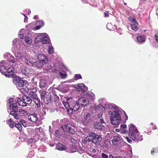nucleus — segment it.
Segmentation results:
<instances>
[{"label": "nucleus", "instance_id": "51", "mask_svg": "<svg viewBox=\"0 0 158 158\" xmlns=\"http://www.w3.org/2000/svg\"><path fill=\"white\" fill-rule=\"evenodd\" d=\"M80 101H81V102L82 103H84L86 102V99L83 98H81L80 99Z\"/></svg>", "mask_w": 158, "mask_h": 158}, {"label": "nucleus", "instance_id": "61", "mask_svg": "<svg viewBox=\"0 0 158 158\" xmlns=\"http://www.w3.org/2000/svg\"><path fill=\"white\" fill-rule=\"evenodd\" d=\"M99 121H100V122L101 123V124H102V123H104V120H103V119H102V118L100 119Z\"/></svg>", "mask_w": 158, "mask_h": 158}, {"label": "nucleus", "instance_id": "41", "mask_svg": "<svg viewBox=\"0 0 158 158\" xmlns=\"http://www.w3.org/2000/svg\"><path fill=\"white\" fill-rule=\"evenodd\" d=\"M137 25L136 23L132 24H131V28L132 30H135V29L138 30L139 28L137 26Z\"/></svg>", "mask_w": 158, "mask_h": 158}, {"label": "nucleus", "instance_id": "56", "mask_svg": "<svg viewBox=\"0 0 158 158\" xmlns=\"http://www.w3.org/2000/svg\"><path fill=\"white\" fill-rule=\"evenodd\" d=\"M104 17H107L109 16V15L106 12H104Z\"/></svg>", "mask_w": 158, "mask_h": 158}, {"label": "nucleus", "instance_id": "47", "mask_svg": "<svg viewBox=\"0 0 158 158\" xmlns=\"http://www.w3.org/2000/svg\"><path fill=\"white\" fill-rule=\"evenodd\" d=\"M151 125L152 126V127L153 129L154 130L156 129L157 127L154 123H151Z\"/></svg>", "mask_w": 158, "mask_h": 158}, {"label": "nucleus", "instance_id": "17", "mask_svg": "<svg viewBox=\"0 0 158 158\" xmlns=\"http://www.w3.org/2000/svg\"><path fill=\"white\" fill-rule=\"evenodd\" d=\"M56 148L60 151H63L66 149V147L64 146L60 143H58L56 147Z\"/></svg>", "mask_w": 158, "mask_h": 158}, {"label": "nucleus", "instance_id": "48", "mask_svg": "<svg viewBox=\"0 0 158 158\" xmlns=\"http://www.w3.org/2000/svg\"><path fill=\"white\" fill-rule=\"evenodd\" d=\"M60 75L62 78H65L67 76L66 74H64L62 73H60Z\"/></svg>", "mask_w": 158, "mask_h": 158}, {"label": "nucleus", "instance_id": "18", "mask_svg": "<svg viewBox=\"0 0 158 158\" xmlns=\"http://www.w3.org/2000/svg\"><path fill=\"white\" fill-rule=\"evenodd\" d=\"M1 63H0V71L2 73H3L6 76L7 75V73H6V70L7 68H6L5 66L1 65Z\"/></svg>", "mask_w": 158, "mask_h": 158}, {"label": "nucleus", "instance_id": "62", "mask_svg": "<svg viewBox=\"0 0 158 158\" xmlns=\"http://www.w3.org/2000/svg\"><path fill=\"white\" fill-rule=\"evenodd\" d=\"M155 37L156 38V40L157 41V42H158V35H155Z\"/></svg>", "mask_w": 158, "mask_h": 158}, {"label": "nucleus", "instance_id": "36", "mask_svg": "<svg viewBox=\"0 0 158 158\" xmlns=\"http://www.w3.org/2000/svg\"><path fill=\"white\" fill-rule=\"evenodd\" d=\"M18 84V85L19 87H23L24 86V81L21 79L20 81H19Z\"/></svg>", "mask_w": 158, "mask_h": 158}, {"label": "nucleus", "instance_id": "35", "mask_svg": "<svg viewBox=\"0 0 158 158\" xmlns=\"http://www.w3.org/2000/svg\"><path fill=\"white\" fill-rule=\"evenodd\" d=\"M128 19L130 21L133 22L134 23H136L137 25H138L139 23L136 21L135 19L133 18L130 16L128 18Z\"/></svg>", "mask_w": 158, "mask_h": 158}, {"label": "nucleus", "instance_id": "11", "mask_svg": "<svg viewBox=\"0 0 158 158\" xmlns=\"http://www.w3.org/2000/svg\"><path fill=\"white\" fill-rule=\"evenodd\" d=\"M120 139L121 136L118 135L117 136H114L113 137L112 140V143L114 145H118L119 143Z\"/></svg>", "mask_w": 158, "mask_h": 158}, {"label": "nucleus", "instance_id": "9", "mask_svg": "<svg viewBox=\"0 0 158 158\" xmlns=\"http://www.w3.org/2000/svg\"><path fill=\"white\" fill-rule=\"evenodd\" d=\"M52 95L49 93H48L47 95L44 97L43 99L44 102L46 104H48L51 102L52 100Z\"/></svg>", "mask_w": 158, "mask_h": 158}, {"label": "nucleus", "instance_id": "15", "mask_svg": "<svg viewBox=\"0 0 158 158\" xmlns=\"http://www.w3.org/2000/svg\"><path fill=\"white\" fill-rule=\"evenodd\" d=\"M35 22H33L26 26L27 30H35Z\"/></svg>", "mask_w": 158, "mask_h": 158}, {"label": "nucleus", "instance_id": "54", "mask_svg": "<svg viewBox=\"0 0 158 158\" xmlns=\"http://www.w3.org/2000/svg\"><path fill=\"white\" fill-rule=\"evenodd\" d=\"M64 128L67 131L68 130V127H69V125L68 124H65L64 125Z\"/></svg>", "mask_w": 158, "mask_h": 158}, {"label": "nucleus", "instance_id": "64", "mask_svg": "<svg viewBox=\"0 0 158 158\" xmlns=\"http://www.w3.org/2000/svg\"><path fill=\"white\" fill-rule=\"evenodd\" d=\"M90 114L89 113H88L86 115V117H85V119L86 118L88 117L89 116Z\"/></svg>", "mask_w": 158, "mask_h": 158}, {"label": "nucleus", "instance_id": "20", "mask_svg": "<svg viewBox=\"0 0 158 158\" xmlns=\"http://www.w3.org/2000/svg\"><path fill=\"white\" fill-rule=\"evenodd\" d=\"M34 102L36 105L37 107L39 108L40 106V99L37 97L33 99Z\"/></svg>", "mask_w": 158, "mask_h": 158}, {"label": "nucleus", "instance_id": "52", "mask_svg": "<svg viewBox=\"0 0 158 158\" xmlns=\"http://www.w3.org/2000/svg\"><path fill=\"white\" fill-rule=\"evenodd\" d=\"M126 139H127V142L130 143L132 142V140L128 137H126Z\"/></svg>", "mask_w": 158, "mask_h": 158}, {"label": "nucleus", "instance_id": "45", "mask_svg": "<svg viewBox=\"0 0 158 158\" xmlns=\"http://www.w3.org/2000/svg\"><path fill=\"white\" fill-rule=\"evenodd\" d=\"M19 123H21V124H22L23 126L24 127H26V122L24 120H21L19 121Z\"/></svg>", "mask_w": 158, "mask_h": 158}, {"label": "nucleus", "instance_id": "31", "mask_svg": "<svg viewBox=\"0 0 158 158\" xmlns=\"http://www.w3.org/2000/svg\"><path fill=\"white\" fill-rule=\"evenodd\" d=\"M35 61H34L32 60H31L29 59L28 60H27L26 63H27L28 65L30 66H34L35 64Z\"/></svg>", "mask_w": 158, "mask_h": 158}, {"label": "nucleus", "instance_id": "57", "mask_svg": "<svg viewBox=\"0 0 158 158\" xmlns=\"http://www.w3.org/2000/svg\"><path fill=\"white\" fill-rule=\"evenodd\" d=\"M53 52H54V51H53V50L51 48H50L49 50L48 51V53H53Z\"/></svg>", "mask_w": 158, "mask_h": 158}, {"label": "nucleus", "instance_id": "32", "mask_svg": "<svg viewBox=\"0 0 158 158\" xmlns=\"http://www.w3.org/2000/svg\"><path fill=\"white\" fill-rule=\"evenodd\" d=\"M16 113L14 112H11L10 114L13 116L16 119H18L19 118V116Z\"/></svg>", "mask_w": 158, "mask_h": 158}, {"label": "nucleus", "instance_id": "19", "mask_svg": "<svg viewBox=\"0 0 158 158\" xmlns=\"http://www.w3.org/2000/svg\"><path fill=\"white\" fill-rule=\"evenodd\" d=\"M62 102L64 106L67 109V111L69 112V110H70L71 107L70 105L71 104V102H70V103H69L68 101H63Z\"/></svg>", "mask_w": 158, "mask_h": 158}, {"label": "nucleus", "instance_id": "4", "mask_svg": "<svg viewBox=\"0 0 158 158\" xmlns=\"http://www.w3.org/2000/svg\"><path fill=\"white\" fill-rule=\"evenodd\" d=\"M33 71V69L29 66H25L22 69V73L26 76L29 74H31Z\"/></svg>", "mask_w": 158, "mask_h": 158}, {"label": "nucleus", "instance_id": "58", "mask_svg": "<svg viewBox=\"0 0 158 158\" xmlns=\"http://www.w3.org/2000/svg\"><path fill=\"white\" fill-rule=\"evenodd\" d=\"M15 58H14V59H13L12 60H9V61L11 62H12L13 63H15Z\"/></svg>", "mask_w": 158, "mask_h": 158}, {"label": "nucleus", "instance_id": "29", "mask_svg": "<svg viewBox=\"0 0 158 158\" xmlns=\"http://www.w3.org/2000/svg\"><path fill=\"white\" fill-rule=\"evenodd\" d=\"M89 137H91L92 138L91 139H93L94 141V139H96L97 136H98V135L95 134L94 133H93L92 132H90L89 133Z\"/></svg>", "mask_w": 158, "mask_h": 158}, {"label": "nucleus", "instance_id": "10", "mask_svg": "<svg viewBox=\"0 0 158 158\" xmlns=\"http://www.w3.org/2000/svg\"><path fill=\"white\" fill-rule=\"evenodd\" d=\"M22 99L27 105V104H31L32 102V99L27 95H23L22 98Z\"/></svg>", "mask_w": 158, "mask_h": 158}, {"label": "nucleus", "instance_id": "34", "mask_svg": "<svg viewBox=\"0 0 158 158\" xmlns=\"http://www.w3.org/2000/svg\"><path fill=\"white\" fill-rule=\"evenodd\" d=\"M8 123L11 128H13L14 127L15 125L14 122L12 121L11 119H10L8 120Z\"/></svg>", "mask_w": 158, "mask_h": 158}, {"label": "nucleus", "instance_id": "59", "mask_svg": "<svg viewBox=\"0 0 158 158\" xmlns=\"http://www.w3.org/2000/svg\"><path fill=\"white\" fill-rule=\"evenodd\" d=\"M120 127L122 128H125L127 127V125L126 124L121 125Z\"/></svg>", "mask_w": 158, "mask_h": 158}, {"label": "nucleus", "instance_id": "49", "mask_svg": "<svg viewBox=\"0 0 158 158\" xmlns=\"http://www.w3.org/2000/svg\"><path fill=\"white\" fill-rule=\"evenodd\" d=\"M96 139L98 141H100L102 140V137L100 135H98V136H97Z\"/></svg>", "mask_w": 158, "mask_h": 158}, {"label": "nucleus", "instance_id": "42", "mask_svg": "<svg viewBox=\"0 0 158 158\" xmlns=\"http://www.w3.org/2000/svg\"><path fill=\"white\" fill-rule=\"evenodd\" d=\"M69 133H71L72 134H74L75 133V131L74 129L71 127H68V131Z\"/></svg>", "mask_w": 158, "mask_h": 158}, {"label": "nucleus", "instance_id": "39", "mask_svg": "<svg viewBox=\"0 0 158 158\" xmlns=\"http://www.w3.org/2000/svg\"><path fill=\"white\" fill-rule=\"evenodd\" d=\"M29 95L30 97L31 98H33V99L38 97L37 95H36L35 93L32 91H30Z\"/></svg>", "mask_w": 158, "mask_h": 158}, {"label": "nucleus", "instance_id": "27", "mask_svg": "<svg viewBox=\"0 0 158 158\" xmlns=\"http://www.w3.org/2000/svg\"><path fill=\"white\" fill-rule=\"evenodd\" d=\"M40 92L41 99H43L44 97H45L48 94L46 91L43 90H40Z\"/></svg>", "mask_w": 158, "mask_h": 158}, {"label": "nucleus", "instance_id": "38", "mask_svg": "<svg viewBox=\"0 0 158 158\" xmlns=\"http://www.w3.org/2000/svg\"><path fill=\"white\" fill-rule=\"evenodd\" d=\"M158 153V149L156 148H153L151 151L152 155H153L155 153Z\"/></svg>", "mask_w": 158, "mask_h": 158}, {"label": "nucleus", "instance_id": "37", "mask_svg": "<svg viewBox=\"0 0 158 158\" xmlns=\"http://www.w3.org/2000/svg\"><path fill=\"white\" fill-rule=\"evenodd\" d=\"M25 41L28 44H31L32 41L31 38L28 37H26L24 38Z\"/></svg>", "mask_w": 158, "mask_h": 158}, {"label": "nucleus", "instance_id": "8", "mask_svg": "<svg viewBox=\"0 0 158 158\" xmlns=\"http://www.w3.org/2000/svg\"><path fill=\"white\" fill-rule=\"evenodd\" d=\"M35 30H39L44 25V21L42 20H38L36 22H35Z\"/></svg>", "mask_w": 158, "mask_h": 158}, {"label": "nucleus", "instance_id": "43", "mask_svg": "<svg viewBox=\"0 0 158 158\" xmlns=\"http://www.w3.org/2000/svg\"><path fill=\"white\" fill-rule=\"evenodd\" d=\"M36 141L35 139L33 138L29 139L28 140V142L29 143H35Z\"/></svg>", "mask_w": 158, "mask_h": 158}, {"label": "nucleus", "instance_id": "40", "mask_svg": "<svg viewBox=\"0 0 158 158\" xmlns=\"http://www.w3.org/2000/svg\"><path fill=\"white\" fill-rule=\"evenodd\" d=\"M82 78L81 75L80 74H76L74 76V80H77L79 79Z\"/></svg>", "mask_w": 158, "mask_h": 158}, {"label": "nucleus", "instance_id": "28", "mask_svg": "<svg viewBox=\"0 0 158 158\" xmlns=\"http://www.w3.org/2000/svg\"><path fill=\"white\" fill-rule=\"evenodd\" d=\"M42 38V35H40L39 36H38L34 40V42L35 43H38V42H40L41 43V40Z\"/></svg>", "mask_w": 158, "mask_h": 158}, {"label": "nucleus", "instance_id": "7", "mask_svg": "<svg viewBox=\"0 0 158 158\" xmlns=\"http://www.w3.org/2000/svg\"><path fill=\"white\" fill-rule=\"evenodd\" d=\"M37 58L39 60L43 62L44 64H47L48 62L47 58L44 55L39 54L37 56Z\"/></svg>", "mask_w": 158, "mask_h": 158}, {"label": "nucleus", "instance_id": "46", "mask_svg": "<svg viewBox=\"0 0 158 158\" xmlns=\"http://www.w3.org/2000/svg\"><path fill=\"white\" fill-rule=\"evenodd\" d=\"M70 141L71 142L73 143L74 145L76 144L77 143L75 139L73 138H71L70 139Z\"/></svg>", "mask_w": 158, "mask_h": 158}, {"label": "nucleus", "instance_id": "1", "mask_svg": "<svg viewBox=\"0 0 158 158\" xmlns=\"http://www.w3.org/2000/svg\"><path fill=\"white\" fill-rule=\"evenodd\" d=\"M128 126L129 136L134 142L138 143L143 140V135H140L139 132L135 125L131 124Z\"/></svg>", "mask_w": 158, "mask_h": 158}, {"label": "nucleus", "instance_id": "21", "mask_svg": "<svg viewBox=\"0 0 158 158\" xmlns=\"http://www.w3.org/2000/svg\"><path fill=\"white\" fill-rule=\"evenodd\" d=\"M92 142L94 143H98L97 141H94V140L91 139L89 138V136H87L86 137L84 140L83 143L85 144L87 142Z\"/></svg>", "mask_w": 158, "mask_h": 158}, {"label": "nucleus", "instance_id": "55", "mask_svg": "<svg viewBox=\"0 0 158 158\" xmlns=\"http://www.w3.org/2000/svg\"><path fill=\"white\" fill-rule=\"evenodd\" d=\"M19 37L21 39H23V34H19Z\"/></svg>", "mask_w": 158, "mask_h": 158}, {"label": "nucleus", "instance_id": "25", "mask_svg": "<svg viewBox=\"0 0 158 158\" xmlns=\"http://www.w3.org/2000/svg\"><path fill=\"white\" fill-rule=\"evenodd\" d=\"M19 57V60H20V62H26L27 60L23 56V53H20L19 54V56H18Z\"/></svg>", "mask_w": 158, "mask_h": 158}, {"label": "nucleus", "instance_id": "50", "mask_svg": "<svg viewBox=\"0 0 158 158\" xmlns=\"http://www.w3.org/2000/svg\"><path fill=\"white\" fill-rule=\"evenodd\" d=\"M102 158H108V157L107 155L102 153Z\"/></svg>", "mask_w": 158, "mask_h": 158}, {"label": "nucleus", "instance_id": "24", "mask_svg": "<svg viewBox=\"0 0 158 158\" xmlns=\"http://www.w3.org/2000/svg\"><path fill=\"white\" fill-rule=\"evenodd\" d=\"M14 71V69L12 67H10L8 69L6 70V73L7 74L6 76H11L13 75V72Z\"/></svg>", "mask_w": 158, "mask_h": 158}, {"label": "nucleus", "instance_id": "26", "mask_svg": "<svg viewBox=\"0 0 158 158\" xmlns=\"http://www.w3.org/2000/svg\"><path fill=\"white\" fill-rule=\"evenodd\" d=\"M34 66L37 68H41L43 65L44 63L41 61L38 60L35 61Z\"/></svg>", "mask_w": 158, "mask_h": 158}, {"label": "nucleus", "instance_id": "44", "mask_svg": "<svg viewBox=\"0 0 158 158\" xmlns=\"http://www.w3.org/2000/svg\"><path fill=\"white\" fill-rule=\"evenodd\" d=\"M19 39L18 38H15L13 40L12 42V44L13 45L16 46L17 45V43L18 42Z\"/></svg>", "mask_w": 158, "mask_h": 158}, {"label": "nucleus", "instance_id": "2", "mask_svg": "<svg viewBox=\"0 0 158 158\" xmlns=\"http://www.w3.org/2000/svg\"><path fill=\"white\" fill-rule=\"evenodd\" d=\"M120 112L121 111L118 110L111 112L110 119L111 123L113 125H117L121 121Z\"/></svg>", "mask_w": 158, "mask_h": 158}, {"label": "nucleus", "instance_id": "33", "mask_svg": "<svg viewBox=\"0 0 158 158\" xmlns=\"http://www.w3.org/2000/svg\"><path fill=\"white\" fill-rule=\"evenodd\" d=\"M21 78L18 77H14L13 78V82L15 84H17Z\"/></svg>", "mask_w": 158, "mask_h": 158}, {"label": "nucleus", "instance_id": "16", "mask_svg": "<svg viewBox=\"0 0 158 158\" xmlns=\"http://www.w3.org/2000/svg\"><path fill=\"white\" fill-rule=\"evenodd\" d=\"M19 115L22 117H25L27 116L29 112L25 110L20 109L19 110Z\"/></svg>", "mask_w": 158, "mask_h": 158}, {"label": "nucleus", "instance_id": "14", "mask_svg": "<svg viewBox=\"0 0 158 158\" xmlns=\"http://www.w3.org/2000/svg\"><path fill=\"white\" fill-rule=\"evenodd\" d=\"M50 42V39L47 36L42 35L41 43L43 44H48Z\"/></svg>", "mask_w": 158, "mask_h": 158}, {"label": "nucleus", "instance_id": "3", "mask_svg": "<svg viewBox=\"0 0 158 158\" xmlns=\"http://www.w3.org/2000/svg\"><path fill=\"white\" fill-rule=\"evenodd\" d=\"M70 105V110L71 112L70 113L72 114L73 111H76L78 110L80 107V105L78 102H72L71 104Z\"/></svg>", "mask_w": 158, "mask_h": 158}, {"label": "nucleus", "instance_id": "23", "mask_svg": "<svg viewBox=\"0 0 158 158\" xmlns=\"http://www.w3.org/2000/svg\"><path fill=\"white\" fill-rule=\"evenodd\" d=\"M137 40L139 43H144L145 41V38L141 35H139L137 37Z\"/></svg>", "mask_w": 158, "mask_h": 158}, {"label": "nucleus", "instance_id": "22", "mask_svg": "<svg viewBox=\"0 0 158 158\" xmlns=\"http://www.w3.org/2000/svg\"><path fill=\"white\" fill-rule=\"evenodd\" d=\"M18 103V105L23 106H27V105L24 102L23 100V99L20 98H18L17 99V102Z\"/></svg>", "mask_w": 158, "mask_h": 158}, {"label": "nucleus", "instance_id": "53", "mask_svg": "<svg viewBox=\"0 0 158 158\" xmlns=\"http://www.w3.org/2000/svg\"><path fill=\"white\" fill-rule=\"evenodd\" d=\"M28 18L27 16H25V17H24V22L25 23H27V22L28 21Z\"/></svg>", "mask_w": 158, "mask_h": 158}, {"label": "nucleus", "instance_id": "60", "mask_svg": "<svg viewBox=\"0 0 158 158\" xmlns=\"http://www.w3.org/2000/svg\"><path fill=\"white\" fill-rule=\"evenodd\" d=\"M42 82H40V86H42L43 87H44V86H45L46 85V84H45V83H44V84H43H43H42Z\"/></svg>", "mask_w": 158, "mask_h": 158}, {"label": "nucleus", "instance_id": "5", "mask_svg": "<svg viewBox=\"0 0 158 158\" xmlns=\"http://www.w3.org/2000/svg\"><path fill=\"white\" fill-rule=\"evenodd\" d=\"M76 88L78 89V91L83 92L86 91L88 88L83 83H80L77 85Z\"/></svg>", "mask_w": 158, "mask_h": 158}, {"label": "nucleus", "instance_id": "30", "mask_svg": "<svg viewBox=\"0 0 158 158\" xmlns=\"http://www.w3.org/2000/svg\"><path fill=\"white\" fill-rule=\"evenodd\" d=\"M15 126L16 127L19 131H21L22 129V126L19 122H18L17 123H16L15 125Z\"/></svg>", "mask_w": 158, "mask_h": 158}, {"label": "nucleus", "instance_id": "63", "mask_svg": "<svg viewBox=\"0 0 158 158\" xmlns=\"http://www.w3.org/2000/svg\"><path fill=\"white\" fill-rule=\"evenodd\" d=\"M34 19H38V15H35L34 17Z\"/></svg>", "mask_w": 158, "mask_h": 158}, {"label": "nucleus", "instance_id": "12", "mask_svg": "<svg viewBox=\"0 0 158 158\" xmlns=\"http://www.w3.org/2000/svg\"><path fill=\"white\" fill-rule=\"evenodd\" d=\"M28 118L29 120L33 122H36L38 119L37 115L35 114L29 115Z\"/></svg>", "mask_w": 158, "mask_h": 158}, {"label": "nucleus", "instance_id": "13", "mask_svg": "<svg viewBox=\"0 0 158 158\" xmlns=\"http://www.w3.org/2000/svg\"><path fill=\"white\" fill-rule=\"evenodd\" d=\"M94 127L95 129L102 131L104 128V126L102 125L98 122H95L94 124Z\"/></svg>", "mask_w": 158, "mask_h": 158}, {"label": "nucleus", "instance_id": "6", "mask_svg": "<svg viewBox=\"0 0 158 158\" xmlns=\"http://www.w3.org/2000/svg\"><path fill=\"white\" fill-rule=\"evenodd\" d=\"M11 99L9 100V104L10 107H11V109H12L13 111L11 112H17L18 111V105L17 102L11 104L10 102Z\"/></svg>", "mask_w": 158, "mask_h": 158}]
</instances>
